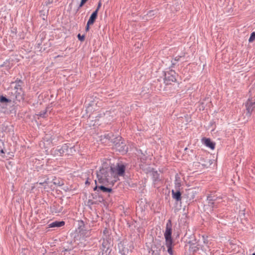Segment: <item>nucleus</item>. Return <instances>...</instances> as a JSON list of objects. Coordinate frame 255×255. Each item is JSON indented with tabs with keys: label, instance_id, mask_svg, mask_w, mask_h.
<instances>
[{
	"label": "nucleus",
	"instance_id": "obj_5",
	"mask_svg": "<svg viewBox=\"0 0 255 255\" xmlns=\"http://www.w3.org/2000/svg\"><path fill=\"white\" fill-rule=\"evenodd\" d=\"M246 107L247 111V116L250 117L255 109V100L249 99L246 103Z\"/></svg>",
	"mask_w": 255,
	"mask_h": 255
},
{
	"label": "nucleus",
	"instance_id": "obj_15",
	"mask_svg": "<svg viewBox=\"0 0 255 255\" xmlns=\"http://www.w3.org/2000/svg\"><path fill=\"white\" fill-rule=\"evenodd\" d=\"M165 245L167 248L168 253L170 255H173V251L172 249V242H166Z\"/></svg>",
	"mask_w": 255,
	"mask_h": 255
},
{
	"label": "nucleus",
	"instance_id": "obj_18",
	"mask_svg": "<svg viewBox=\"0 0 255 255\" xmlns=\"http://www.w3.org/2000/svg\"><path fill=\"white\" fill-rule=\"evenodd\" d=\"M10 101V100H9L8 99L6 98V97H5L3 96H1L0 97V102L2 103H7V102H9Z\"/></svg>",
	"mask_w": 255,
	"mask_h": 255
},
{
	"label": "nucleus",
	"instance_id": "obj_23",
	"mask_svg": "<svg viewBox=\"0 0 255 255\" xmlns=\"http://www.w3.org/2000/svg\"><path fill=\"white\" fill-rule=\"evenodd\" d=\"M179 178H180V177L179 176H176V179H175V184L178 185V186H179L180 185V183L178 182V180H179Z\"/></svg>",
	"mask_w": 255,
	"mask_h": 255
},
{
	"label": "nucleus",
	"instance_id": "obj_22",
	"mask_svg": "<svg viewBox=\"0 0 255 255\" xmlns=\"http://www.w3.org/2000/svg\"><path fill=\"white\" fill-rule=\"evenodd\" d=\"M181 56H176V57H175L174 59V61H172V64L174 65L176 64V61H178L179 60V58H181Z\"/></svg>",
	"mask_w": 255,
	"mask_h": 255
},
{
	"label": "nucleus",
	"instance_id": "obj_31",
	"mask_svg": "<svg viewBox=\"0 0 255 255\" xmlns=\"http://www.w3.org/2000/svg\"><path fill=\"white\" fill-rule=\"evenodd\" d=\"M97 180H95V183L96 184H97Z\"/></svg>",
	"mask_w": 255,
	"mask_h": 255
},
{
	"label": "nucleus",
	"instance_id": "obj_7",
	"mask_svg": "<svg viewBox=\"0 0 255 255\" xmlns=\"http://www.w3.org/2000/svg\"><path fill=\"white\" fill-rule=\"evenodd\" d=\"M98 177V181L100 183H101L103 185H108L109 184H113L114 183L113 181L111 183L109 181V178L108 177H110L111 176H97Z\"/></svg>",
	"mask_w": 255,
	"mask_h": 255
},
{
	"label": "nucleus",
	"instance_id": "obj_13",
	"mask_svg": "<svg viewBox=\"0 0 255 255\" xmlns=\"http://www.w3.org/2000/svg\"><path fill=\"white\" fill-rule=\"evenodd\" d=\"M68 145L66 144L63 145L60 148H58L57 154H59L60 155L64 154L68 150Z\"/></svg>",
	"mask_w": 255,
	"mask_h": 255
},
{
	"label": "nucleus",
	"instance_id": "obj_25",
	"mask_svg": "<svg viewBox=\"0 0 255 255\" xmlns=\"http://www.w3.org/2000/svg\"><path fill=\"white\" fill-rule=\"evenodd\" d=\"M85 3V2L81 0V3H80V5L79 6L78 8L81 7Z\"/></svg>",
	"mask_w": 255,
	"mask_h": 255
},
{
	"label": "nucleus",
	"instance_id": "obj_30",
	"mask_svg": "<svg viewBox=\"0 0 255 255\" xmlns=\"http://www.w3.org/2000/svg\"><path fill=\"white\" fill-rule=\"evenodd\" d=\"M115 140H116V138L114 139H112V141H114Z\"/></svg>",
	"mask_w": 255,
	"mask_h": 255
},
{
	"label": "nucleus",
	"instance_id": "obj_27",
	"mask_svg": "<svg viewBox=\"0 0 255 255\" xmlns=\"http://www.w3.org/2000/svg\"><path fill=\"white\" fill-rule=\"evenodd\" d=\"M3 153H4L3 150V149H1L0 150V154H3Z\"/></svg>",
	"mask_w": 255,
	"mask_h": 255
},
{
	"label": "nucleus",
	"instance_id": "obj_1",
	"mask_svg": "<svg viewBox=\"0 0 255 255\" xmlns=\"http://www.w3.org/2000/svg\"><path fill=\"white\" fill-rule=\"evenodd\" d=\"M102 166L99 171H96L97 175H123L125 173L126 167L122 163H118L116 165H111L110 160L104 159L101 160Z\"/></svg>",
	"mask_w": 255,
	"mask_h": 255
},
{
	"label": "nucleus",
	"instance_id": "obj_16",
	"mask_svg": "<svg viewBox=\"0 0 255 255\" xmlns=\"http://www.w3.org/2000/svg\"><path fill=\"white\" fill-rule=\"evenodd\" d=\"M95 103L94 102H92L91 103L89 104V106L86 108V112L87 113L92 112L93 110V107L94 106Z\"/></svg>",
	"mask_w": 255,
	"mask_h": 255
},
{
	"label": "nucleus",
	"instance_id": "obj_33",
	"mask_svg": "<svg viewBox=\"0 0 255 255\" xmlns=\"http://www.w3.org/2000/svg\"><path fill=\"white\" fill-rule=\"evenodd\" d=\"M252 255H255V253L253 254Z\"/></svg>",
	"mask_w": 255,
	"mask_h": 255
},
{
	"label": "nucleus",
	"instance_id": "obj_11",
	"mask_svg": "<svg viewBox=\"0 0 255 255\" xmlns=\"http://www.w3.org/2000/svg\"><path fill=\"white\" fill-rule=\"evenodd\" d=\"M98 15L97 10H95L91 15L87 22L89 24H93L96 19Z\"/></svg>",
	"mask_w": 255,
	"mask_h": 255
},
{
	"label": "nucleus",
	"instance_id": "obj_19",
	"mask_svg": "<svg viewBox=\"0 0 255 255\" xmlns=\"http://www.w3.org/2000/svg\"><path fill=\"white\" fill-rule=\"evenodd\" d=\"M255 39V32H253L251 34V36L249 39V42H252Z\"/></svg>",
	"mask_w": 255,
	"mask_h": 255
},
{
	"label": "nucleus",
	"instance_id": "obj_2",
	"mask_svg": "<svg viewBox=\"0 0 255 255\" xmlns=\"http://www.w3.org/2000/svg\"><path fill=\"white\" fill-rule=\"evenodd\" d=\"M113 143L115 144V147L120 152H122L124 153L127 152L128 147L126 146L125 143L122 141V137H117L116 140L113 141Z\"/></svg>",
	"mask_w": 255,
	"mask_h": 255
},
{
	"label": "nucleus",
	"instance_id": "obj_10",
	"mask_svg": "<svg viewBox=\"0 0 255 255\" xmlns=\"http://www.w3.org/2000/svg\"><path fill=\"white\" fill-rule=\"evenodd\" d=\"M94 190L95 191H98L99 190H100L103 192H111L112 191V189L111 188H107L103 185L96 186V187L94 188Z\"/></svg>",
	"mask_w": 255,
	"mask_h": 255
},
{
	"label": "nucleus",
	"instance_id": "obj_29",
	"mask_svg": "<svg viewBox=\"0 0 255 255\" xmlns=\"http://www.w3.org/2000/svg\"><path fill=\"white\" fill-rule=\"evenodd\" d=\"M81 0L86 2L88 0Z\"/></svg>",
	"mask_w": 255,
	"mask_h": 255
},
{
	"label": "nucleus",
	"instance_id": "obj_9",
	"mask_svg": "<svg viewBox=\"0 0 255 255\" xmlns=\"http://www.w3.org/2000/svg\"><path fill=\"white\" fill-rule=\"evenodd\" d=\"M171 192L172 198L176 200L177 201L181 200V194L179 190L175 191L174 190H172Z\"/></svg>",
	"mask_w": 255,
	"mask_h": 255
},
{
	"label": "nucleus",
	"instance_id": "obj_28",
	"mask_svg": "<svg viewBox=\"0 0 255 255\" xmlns=\"http://www.w3.org/2000/svg\"><path fill=\"white\" fill-rule=\"evenodd\" d=\"M86 184H90V183L89 182L88 180H87L86 181Z\"/></svg>",
	"mask_w": 255,
	"mask_h": 255
},
{
	"label": "nucleus",
	"instance_id": "obj_3",
	"mask_svg": "<svg viewBox=\"0 0 255 255\" xmlns=\"http://www.w3.org/2000/svg\"><path fill=\"white\" fill-rule=\"evenodd\" d=\"M175 72L174 71L170 70L165 73L164 83L168 85L171 84V82L176 81Z\"/></svg>",
	"mask_w": 255,
	"mask_h": 255
},
{
	"label": "nucleus",
	"instance_id": "obj_14",
	"mask_svg": "<svg viewBox=\"0 0 255 255\" xmlns=\"http://www.w3.org/2000/svg\"><path fill=\"white\" fill-rule=\"evenodd\" d=\"M113 135L112 133L105 134L101 136V140L103 142H106L107 140H109Z\"/></svg>",
	"mask_w": 255,
	"mask_h": 255
},
{
	"label": "nucleus",
	"instance_id": "obj_20",
	"mask_svg": "<svg viewBox=\"0 0 255 255\" xmlns=\"http://www.w3.org/2000/svg\"><path fill=\"white\" fill-rule=\"evenodd\" d=\"M78 39L81 41H83L85 39V35H81L80 34H78Z\"/></svg>",
	"mask_w": 255,
	"mask_h": 255
},
{
	"label": "nucleus",
	"instance_id": "obj_24",
	"mask_svg": "<svg viewBox=\"0 0 255 255\" xmlns=\"http://www.w3.org/2000/svg\"><path fill=\"white\" fill-rule=\"evenodd\" d=\"M101 5H102V3H101V2L100 1L98 3V5L97 6V8H96V9L95 10H97V13L98 12V11L100 9V8L101 7Z\"/></svg>",
	"mask_w": 255,
	"mask_h": 255
},
{
	"label": "nucleus",
	"instance_id": "obj_6",
	"mask_svg": "<svg viewBox=\"0 0 255 255\" xmlns=\"http://www.w3.org/2000/svg\"><path fill=\"white\" fill-rule=\"evenodd\" d=\"M21 80H16L14 82H12L11 84H14V89L16 90L15 94L16 98L17 97H21L22 91H21Z\"/></svg>",
	"mask_w": 255,
	"mask_h": 255
},
{
	"label": "nucleus",
	"instance_id": "obj_21",
	"mask_svg": "<svg viewBox=\"0 0 255 255\" xmlns=\"http://www.w3.org/2000/svg\"><path fill=\"white\" fill-rule=\"evenodd\" d=\"M155 14V11L154 10H151L150 11H149L148 12V13L147 14V16L149 17H152V16H153Z\"/></svg>",
	"mask_w": 255,
	"mask_h": 255
},
{
	"label": "nucleus",
	"instance_id": "obj_32",
	"mask_svg": "<svg viewBox=\"0 0 255 255\" xmlns=\"http://www.w3.org/2000/svg\"><path fill=\"white\" fill-rule=\"evenodd\" d=\"M114 177L117 178L118 176H114Z\"/></svg>",
	"mask_w": 255,
	"mask_h": 255
},
{
	"label": "nucleus",
	"instance_id": "obj_17",
	"mask_svg": "<svg viewBox=\"0 0 255 255\" xmlns=\"http://www.w3.org/2000/svg\"><path fill=\"white\" fill-rule=\"evenodd\" d=\"M37 116L40 118H45L47 116V111L45 110L37 114Z\"/></svg>",
	"mask_w": 255,
	"mask_h": 255
},
{
	"label": "nucleus",
	"instance_id": "obj_12",
	"mask_svg": "<svg viewBox=\"0 0 255 255\" xmlns=\"http://www.w3.org/2000/svg\"><path fill=\"white\" fill-rule=\"evenodd\" d=\"M64 225L65 222L64 221H55L50 224L49 227L50 228L60 227L63 226Z\"/></svg>",
	"mask_w": 255,
	"mask_h": 255
},
{
	"label": "nucleus",
	"instance_id": "obj_26",
	"mask_svg": "<svg viewBox=\"0 0 255 255\" xmlns=\"http://www.w3.org/2000/svg\"><path fill=\"white\" fill-rule=\"evenodd\" d=\"M91 24H89L88 22L87 23V25L86 27V30L87 31L89 30V26Z\"/></svg>",
	"mask_w": 255,
	"mask_h": 255
},
{
	"label": "nucleus",
	"instance_id": "obj_8",
	"mask_svg": "<svg viewBox=\"0 0 255 255\" xmlns=\"http://www.w3.org/2000/svg\"><path fill=\"white\" fill-rule=\"evenodd\" d=\"M203 143L208 147L211 149H214L215 147V144L212 142L210 138H203L202 139Z\"/></svg>",
	"mask_w": 255,
	"mask_h": 255
},
{
	"label": "nucleus",
	"instance_id": "obj_4",
	"mask_svg": "<svg viewBox=\"0 0 255 255\" xmlns=\"http://www.w3.org/2000/svg\"><path fill=\"white\" fill-rule=\"evenodd\" d=\"M171 234H172V224L170 220H168L166 225V230L164 233V237L165 239L166 242H172V238H171Z\"/></svg>",
	"mask_w": 255,
	"mask_h": 255
}]
</instances>
